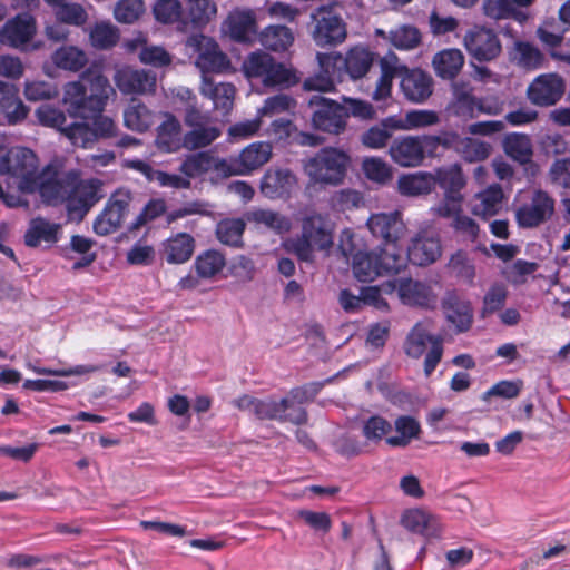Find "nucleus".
Returning a JSON list of instances; mask_svg holds the SVG:
<instances>
[{
    "label": "nucleus",
    "mask_w": 570,
    "mask_h": 570,
    "mask_svg": "<svg viewBox=\"0 0 570 570\" xmlns=\"http://www.w3.org/2000/svg\"><path fill=\"white\" fill-rule=\"evenodd\" d=\"M245 223L240 218H227L217 224L216 236L218 240L230 247L243 245Z\"/></svg>",
    "instance_id": "53"
},
{
    "label": "nucleus",
    "mask_w": 570,
    "mask_h": 570,
    "mask_svg": "<svg viewBox=\"0 0 570 570\" xmlns=\"http://www.w3.org/2000/svg\"><path fill=\"white\" fill-rule=\"evenodd\" d=\"M233 405L239 411L248 412L257 420L288 421L297 425L307 421V413L304 409L299 407L295 413H287L291 409V401L287 397L276 401L271 397L263 400L244 394L235 399Z\"/></svg>",
    "instance_id": "6"
},
{
    "label": "nucleus",
    "mask_w": 570,
    "mask_h": 570,
    "mask_svg": "<svg viewBox=\"0 0 570 570\" xmlns=\"http://www.w3.org/2000/svg\"><path fill=\"white\" fill-rule=\"evenodd\" d=\"M112 91L109 80L101 72L86 70L78 81L67 82L63 87L62 102L68 115L87 122V132L79 136L81 142L94 139H112L118 137V126L112 118L101 115L109 94Z\"/></svg>",
    "instance_id": "1"
},
{
    "label": "nucleus",
    "mask_w": 570,
    "mask_h": 570,
    "mask_svg": "<svg viewBox=\"0 0 570 570\" xmlns=\"http://www.w3.org/2000/svg\"><path fill=\"white\" fill-rule=\"evenodd\" d=\"M75 175V170L60 171L57 166L49 164L32 179L19 184V188L28 193L38 191L48 205H67Z\"/></svg>",
    "instance_id": "3"
},
{
    "label": "nucleus",
    "mask_w": 570,
    "mask_h": 570,
    "mask_svg": "<svg viewBox=\"0 0 570 570\" xmlns=\"http://www.w3.org/2000/svg\"><path fill=\"white\" fill-rule=\"evenodd\" d=\"M400 87L406 100L415 104L424 102L433 92V79L420 68H400Z\"/></svg>",
    "instance_id": "22"
},
{
    "label": "nucleus",
    "mask_w": 570,
    "mask_h": 570,
    "mask_svg": "<svg viewBox=\"0 0 570 570\" xmlns=\"http://www.w3.org/2000/svg\"><path fill=\"white\" fill-rule=\"evenodd\" d=\"M405 266L404 256L395 248L358 250L352 255V269L360 282H372L377 276L396 274Z\"/></svg>",
    "instance_id": "4"
},
{
    "label": "nucleus",
    "mask_w": 570,
    "mask_h": 570,
    "mask_svg": "<svg viewBox=\"0 0 570 570\" xmlns=\"http://www.w3.org/2000/svg\"><path fill=\"white\" fill-rule=\"evenodd\" d=\"M302 235L312 242L315 248L327 249L333 244V224L326 215L311 213L302 220Z\"/></svg>",
    "instance_id": "27"
},
{
    "label": "nucleus",
    "mask_w": 570,
    "mask_h": 570,
    "mask_svg": "<svg viewBox=\"0 0 570 570\" xmlns=\"http://www.w3.org/2000/svg\"><path fill=\"white\" fill-rule=\"evenodd\" d=\"M202 91L213 100L215 108L229 110L233 107L236 92L234 85L228 82L214 83L204 76Z\"/></svg>",
    "instance_id": "48"
},
{
    "label": "nucleus",
    "mask_w": 570,
    "mask_h": 570,
    "mask_svg": "<svg viewBox=\"0 0 570 570\" xmlns=\"http://www.w3.org/2000/svg\"><path fill=\"white\" fill-rule=\"evenodd\" d=\"M503 197L502 187L499 184H492L476 194L472 213L483 219L495 216L502 208Z\"/></svg>",
    "instance_id": "37"
},
{
    "label": "nucleus",
    "mask_w": 570,
    "mask_h": 570,
    "mask_svg": "<svg viewBox=\"0 0 570 570\" xmlns=\"http://www.w3.org/2000/svg\"><path fill=\"white\" fill-rule=\"evenodd\" d=\"M174 95L186 104L184 121L189 130L185 132L183 142H213L219 138L220 126L207 112L197 108V98L193 90L179 87Z\"/></svg>",
    "instance_id": "5"
},
{
    "label": "nucleus",
    "mask_w": 570,
    "mask_h": 570,
    "mask_svg": "<svg viewBox=\"0 0 570 570\" xmlns=\"http://www.w3.org/2000/svg\"><path fill=\"white\" fill-rule=\"evenodd\" d=\"M188 13L195 27H204L217 13V6L213 0H189Z\"/></svg>",
    "instance_id": "57"
},
{
    "label": "nucleus",
    "mask_w": 570,
    "mask_h": 570,
    "mask_svg": "<svg viewBox=\"0 0 570 570\" xmlns=\"http://www.w3.org/2000/svg\"><path fill=\"white\" fill-rule=\"evenodd\" d=\"M432 177L443 191L444 196L449 199H458L463 197L462 189L464 188L466 180L462 173L460 165L452 164L450 166H443L436 168L432 173Z\"/></svg>",
    "instance_id": "33"
},
{
    "label": "nucleus",
    "mask_w": 570,
    "mask_h": 570,
    "mask_svg": "<svg viewBox=\"0 0 570 570\" xmlns=\"http://www.w3.org/2000/svg\"><path fill=\"white\" fill-rule=\"evenodd\" d=\"M52 61L60 69L79 71L87 65L88 58L83 50L65 46L53 52Z\"/></svg>",
    "instance_id": "50"
},
{
    "label": "nucleus",
    "mask_w": 570,
    "mask_h": 570,
    "mask_svg": "<svg viewBox=\"0 0 570 570\" xmlns=\"http://www.w3.org/2000/svg\"><path fill=\"white\" fill-rule=\"evenodd\" d=\"M259 41L268 50L283 52L293 45L294 33L286 26H268L261 32Z\"/></svg>",
    "instance_id": "45"
},
{
    "label": "nucleus",
    "mask_w": 570,
    "mask_h": 570,
    "mask_svg": "<svg viewBox=\"0 0 570 570\" xmlns=\"http://www.w3.org/2000/svg\"><path fill=\"white\" fill-rule=\"evenodd\" d=\"M154 16L161 23L178 22L183 14L179 0H157L153 8Z\"/></svg>",
    "instance_id": "59"
},
{
    "label": "nucleus",
    "mask_w": 570,
    "mask_h": 570,
    "mask_svg": "<svg viewBox=\"0 0 570 570\" xmlns=\"http://www.w3.org/2000/svg\"><path fill=\"white\" fill-rule=\"evenodd\" d=\"M381 69L382 73L376 82V88L373 91L374 100H383L391 95L392 80L399 71V67L390 65L386 58L382 60Z\"/></svg>",
    "instance_id": "61"
},
{
    "label": "nucleus",
    "mask_w": 570,
    "mask_h": 570,
    "mask_svg": "<svg viewBox=\"0 0 570 570\" xmlns=\"http://www.w3.org/2000/svg\"><path fill=\"white\" fill-rule=\"evenodd\" d=\"M363 170L370 180L382 185L392 179L391 167L377 158H370L364 160Z\"/></svg>",
    "instance_id": "62"
},
{
    "label": "nucleus",
    "mask_w": 570,
    "mask_h": 570,
    "mask_svg": "<svg viewBox=\"0 0 570 570\" xmlns=\"http://www.w3.org/2000/svg\"><path fill=\"white\" fill-rule=\"evenodd\" d=\"M37 117L41 125L57 129L72 142H76L79 136L85 135L88 130L87 122L72 121L68 124L63 111L48 105L37 109Z\"/></svg>",
    "instance_id": "25"
},
{
    "label": "nucleus",
    "mask_w": 570,
    "mask_h": 570,
    "mask_svg": "<svg viewBox=\"0 0 570 570\" xmlns=\"http://www.w3.org/2000/svg\"><path fill=\"white\" fill-rule=\"evenodd\" d=\"M428 343L431 347L424 358V374L429 377L435 371L443 355L442 336L431 334L428 322H417L406 336L404 351L407 356L420 358L425 353Z\"/></svg>",
    "instance_id": "8"
},
{
    "label": "nucleus",
    "mask_w": 570,
    "mask_h": 570,
    "mask_svg": "<svg viewBox=\"0 0 570 570\" xmlns=\"http://www.w3.org/2000/svg\"><path fill=\"white\" fill-rule=\"evenodd\" d=\"M401 522L405 529L425 538H439L441 524L439 520L420 509H411L404 512Z\"/></svg>",
    "instance_id": "34"
},
{
    "label": "nucleus",
    "mask_w": 570,
    "mask_h": 570,
    "mask_svg": "<svg viewBox=\"0 0 570 570\" xmlns=\"http://www.w3.org/2000/svg\"><path fill=\"white\" fill-rule=\"evenodd\" d=\"M511 59L523 69L535 70L542 67L544 56L534 45L517 41L511 52Z\"/></svg>",
    "instance_id": "47"
},
{
    "label": "nucleus",
    "mask_w": 570,
    "mask_h": 570,
    "mask_svg": "<svg viewBox=\"0 0 570 570\" xmlns=\"http://www.w3.org/2000/svg\"><path fill=\"white\" fill-rule=\"evenodd\" d=\"M348 160L345 153L327 147L311 158L304 169L314 183L337 186L346 175Z\"/></svg>",
    "instance_id": "9"
},
{
    "label": "nucleus",
    "mask_w": 570,
    "mask_h": 570,
    "mask_svg": "<svg viewBox=\"0 0 570 570\" xmlns=\"http://www.w3.org/2000/svg\"><path fill=\"white\" fill-rule=\"evenodd\" d=\"M553 185L563 189H570V159H557L549 171Z\"/></svg>",
    "instance_id": "64"
},
{
    "label": "nucleus",
    "mask_w": 570,
    "mask_h": 570,
    "mask_svg": "<svg viewBox=\"0 0 570 570\" xmlns=\"http://www.w3.org/2000/svg\"><path fill=\"white\" fill-rule=\"evenodd\" d=\"M396 289L399 298L404 305L433 309L438 304V295L432 287L423 282L410 277H400L386 285L385 292Z\"/></svg>",
    "instance_id": "16"
},
{
    "label": "nucleus",
    "mask_w": 570,
    "mask_h": 570,
    "mask_svg": "<svg viewBox=\"0 0 570 570\" xmlns=\"http://www.w3.org/2000/svg\"><path fill=\"white\" fill-rule=\"evenodd\" d=\"M442 253L441 239L436 235L417 234L407 247V258L414 265L425 266L434 263Z\"/></svg>",
    "instance_id": "29"
},
{
    "label": "nucleus",
    "mask_w": 570,
    "mask_h": 570,
    "mask_svg": "<svg viewBox=\"0 0 570 570\" xmlns=\"http://www.w3.org/2000/svg\"><path fill=\"white\" fill-rule=\"evenodd\" d=\"M166 210V205L164 200L153 199L149 200L136 219L130 224L129 230H137L140 227L145 226L147 223L158 218Z\"/></svg>",
    "instance_id": "63"
},
{
    "label": "nucleus",
    "mask_w": 570,
    "mask_h": 570,
    "mask_svg": "<svg viewBox=\"0 0 570 570\" xmlns=\"http://www.w3.org/2000/svg\"><path fill=\"white\" fill-rule=\"evenodd\" d=\"M132 197V193L127 188L115 190L101 213L94 220V232L99 236L115 233L127 217Z\"/></svg>",
    "instance_id": "13"
},
{
    "label": "nucleus",
    "mask_w": 570,
    "mask_h": 570,
    "mask_svg": "<svg viewBox=\"0 0 570 570\" xmlns=\"http://www.w3.org/2000/svg\"><path fill=\"white\" fill-rule=\"evenodd\" d=\"M268 135L275 142H323L317 136L298 130L292 120L283 117L272 121Z\"/></svg>",
    "instance_id": "35"
},
{
    "label": "nucleus",
    "mask_w": 570,
    "mask_h": 570,
    "mask_svg": "<svg viewBox=\"0 0 570 570\" xmlns=\"http://www.w3.org/2000/svg\"><path fill=\"white\" fill-rule=\"evenodd\" d=\"M273 145H246L237 158L223 159L220 166L226 168L225 176L249 175L272 156Z\"/></svg>",
    "instance_id": "19"
},
{
    "label": "nucleus",
    "mask_w": 570,
    "mask_h": 570,
    "mask_svg": "<svg viewBox=\"0 0 570 570\" xmlns=\"http://www.w3.org/2000/svg\"><path fill=\"white\" fill-rule=\"evenodd\" d=\"M312 38L318 47H332L342 43L347 35L346 23L341 14L330 6H321L312 13Z\"/></svg>",
    "instance_id": "10"
},
{
    "label": "nucleus",
    "mask_w": 570,
    "mask_h": 570,
    "mask_svg": "<svg viewBox=\"0 0 570 570\" xmlns=\"http://www.w3.org/2000/svg\"><path fill=\"white\" fill-rule=\"evenodd\" d=\"M397 130H402V118L390 116L366 130L361 142H386Z\"/></svg>",
    "instance_id": "52"
},
{
    "label": "nucleus",
    "mask_w": 570,
    "mask_h": 570,
    "mask_svg": "<svg viewBox=\"0 0 570 570\" xmlns=\"http://www.w3.org/2000/svg\"><path fill=\"white\" fill-rule=\"evenodd\" d=\"M434 188L432 173L428 171L404 174L397 180L399 193L407 197L429 195Z\"/></svg>",
    "instance_id": "39"
},
{
    "label": "nucleus",
    "mask_w": 570,
    "mask_h": 570,
    "mask_svg": "<svg viewBox=\"0 0 570 570\" xmlns=\"http://www.w3.org/2000/svg\"><path fill=\"white\" fill-rule=\"evenodd\" d=\"M204 49L199 51L196 58V66L205 75L207 72H220L228 68L229 60L220 51L217 42L210 38H203Z\"/></svg>",
    "instance_id": "38"
},
{
    "label": "nucleus",
    "mask_w": 570,
    "mask_h": 570,
    "mask_svg": "<svg viewBox=\"0 0 570 570\" xmlns=\"http://www.w3.org/2000/svg\"><path fill=\"white\" fill-rule=\"evenodd\" d=\"M297 185L296 176L289 169H269L261 180L264 196L276 199L289 196Z\"/></svg>",
    "instance_id": "30"
},
{
    "label": "nucleus",
    "mask_w": 570,
    "mask_h": 570,
    "mask_svg": "<svg viewBox=\"0 0 570 570\" xmlns=\"http://www.w3.org/2000/svg\"><path fill=\"white\" fill-rule=\"evenodd\" d=\"M66 209L70 217L83 219L89 210L105 197L104 181L99 178L80 179L76 171Z\"/></svg>",
    "instance_id": "11"
},
{
    "label": "nucleus",
    "mask_w": 570,
    "mask_h": 570,
    "mask_svg": "<svg viewBox=\"0 0 570 570\" xmlns=\"http://www.w3.org/2000/svg\"><path fill=\"white\" fill-rule=\"evenodd\" d=\"M0 145V174L20 178V183L32 179L37 173L38 159L36 154L23 145Z\"/></svg>",
    "instance_id": "14"
},
{
    "label": "nucleus",
    "mask_w": 570,
    "mask_h": 570,
    "mask_svg": "<svg viewBox=\"0 0 570 570\" xmlns=\"http://www.w3.org/2000/svg\"><path fill=\"white\" fill-rule=\"evenodd\" d=\"M464 56L461 50L449 48L434 55L432 65L435 73L442 79H453L461 71Z\"/></svg>",
    "instance_id": "41"
},
{
    "label": "nucleus",
    "mask_w": 570,
    "mask_h": 570,
    "mask_svg": "<svg viewBox=\"0 0 570 570\" xmlns=\"http://www.w3.org/2000/svg\"><path fill=\"white\" fill-rule=\"evenodd\" d=\"M28 112L29 108L21 100L18 87L0 81V125L20 124Z\"/></svg>",
    "instance_id": "24"
},
{
    "label": "nucleus",
    "mask_w": 570,
    "mask_h": 570,
    "mask_svg": "<svg viewBox=\"0 0 570 570\" xmlns=\"http://www.w3.org/2000/svg\"><path fill=\"white\" fill-rule=\"evenodd\" d=\"M391 429L392 425L386 419L380 415H372L363 422L362 434L367 441L377 443Z\"/></svg>",
    "instance_id": "60"
},
{
    "label": "nucleus",
    "mask_w": 570,
    "mask_h": 570,
    "mask_svg": "<svg viewBox=\"0 0 570 570\" xmlns=\"http://www.w3.org/2000/svg\"><path fill=\"white\" fill-rule=\"evenodd\" d=\"M450 114L464 119L478 114H498L499 108L487 105L473 95V88L465 82H456L452 87V99L448 106Z\"/></svg>",
    "instance_id": "17"
},
{
    "label": "nucleus",
    "mask_w": 570,
    "mask_h": 570,
    "mask_svg": "<svg viewBox=\"0 0 570 570\" xmlns=\"http://www.w3.org/2000/svg\"><path fill=\"white\" fill-rule=\"evenodd\" d=\"M36 20L29 13H18L0 29V42L4 46L27 50L36 35Z\"/></svg>",
    "instance_id": "21"
},
{
    "label": "nucleus",
    "mask_w": 570,
    "mask_h": 570,
    "mask_svg": "<svg viewBox=\"0 0 570 570\" xmlns=\"http://www.w3.org/2000/svg\"><path fill=\"white\" fill-rule=\"evenodd\" d=\"M514 213L519 227L537 228L553 218L556 199L548 191L534 188L520 198Z\"/></svg>",
    "instance_id": "7"
},
{
    "label": "nucleus",
    "mask_w": 570,
    "mask_h": 570,
    "mask_svg": "<svg viewBox=\"0 0 570 570\" xmlns=\"http://www.w3.org/2000/svg\"><path fill=\"white\" fill-rule=\"evenodd\" d=\"M463 43L469 55L480 62L492 61L502 51L498 33L485 26L475 24L468 30Z\"/></svg>",
    "instance_id": "15"
},
{
    "label": "nucleus",
    "mask_w": 570,
    "mask_h": 570,
    "mask_svg": "<svg viewBox=\"0 0 570 570\" xmlns=\"http://www.w3.org/2000/svg\"><path fill=\"white\" fill-rule=\"evenodd\" d=\"M226 27L230 38L237 42H252L257 35L255 13L249 9L233 10L227 17Z\"/></svg>",
    "instance_id": "31"
},
{
    "label": "nucleus",
    "mask_w": 570,
    "mask_h": 570,
    "mask_svg": "<svg viewBox=\"0 0 570 570\" xmlns=\"http://www.w3.org/2000/svg\"><path fill=\"white\" fill-rule=\"evenodd\" d=\"M224 158L213 156L208 151H199L186 157L180 164L179 170L186 178H194L204 173L213 170L217 177L227 178L225 176L226 168L220 166Z\"/></svg>",
    "instance_id": "32"
},
{
    "label": "nucleus",
    "mask_w": 570,
    "mask_h": 570,
    "mask_svg": "<svg viewBox=\"0 0 570 570\" xmlns=\"http://www.w3.org/2000/svg\"><path fill=\"white\" fill-rule=\"evenodd\" d=\"M145 11L142 0H119L115 7V19L120 23H134Z\"/></svg>",
    "instance_id": "58"
},
{
    "label": "nucleus",
    "mask_w": 570,
    "mask_h": 570,
    "mask_svg": "<svg viewBox=\"0 0 570 570\" xmlns=\"http://www.w3.org/2000/svg\"><path fill=\"white\" fill-rule=\"evenodd\" d=\"M114 80L125 95L151 92L156 87V75L153 71L130 67L117 69Z\"/></svg>",
    "instance_id": "23"
},
{
    "label": "nucleus",
    "mask_w": 570,
    "mask_h": 570,
    "mask_svg": "<svg viewBox=\"0 0 570 570\" xmlns=\"http://www.w3.org/2000/svg\"><path fill=\"white\" fill-rule=\"evenodd\" d=\"M441 306L446 321L454 325L458 333H464L471 328L473 322L471 305L461 299L454 291L445 293Z\"/></svg>",
    "instance_id": "28"
},
{
    "label": "nucleus",
    "mask_w": 570,
    "mask_h": 570,
    "mask_svg": "<svg viewBox=\"0 0 570 570\" xmlns=\"http://www.w3.org/2000/svg\"><path fill=\"white\" fill-rule=\"evenodd\" d=\"M161 121L156 127V139L154 142H183L184 131L180 120L171 112L160 114Z\"/></svg>",
    "instance_id": "51"
},
{
    "label": "nucleus",
    "mask_w": 570,
    "mask_h": 570,
    "mask_svg": "<svg viewBox=\"0 0 570 570\" xmlns=\"http://www.w3.org/2000/svg\"><path fill=\"white\" fill-rule=\"evenodd\" d=\"M566 82L558 73H542L535 77L527 89L531 104L539 107L556 105L563 96Z\"/></svg>",
    "instance_id": "20"
},
{
    "label": "nucleus",
    "mask_w": 570,
    "mask_h": 570,
    "mask_svg": "<svg viewBox=\"0 0 570 570\" xmlns=\"http://www.w3.org/2000/svg\"><path fill=\"white\" fill-rule=\"evenodd\" d=\"M228 275L240 284L249 283L256 274V265L254 261L246 255H237L233 257L227 265Z\"/></svg>",
    "instance_id": "55"
},
{
    "label": "nucleus",
    "mask_w": 570,
    "mask_h": 570,
    "mask_svg": "<svg viewBox=\"0 0 570 570\" xmlns=\"http://www.w3.org/2000/svg\"><path fill=\"white\" fill-rule=\"evenodd\" d=\"M308 105L314 108L312 124L317 130L332 135H340L345 130L347 111L344 105L320 94L313 95Z\"/></svg>",
    "instance_id": "12"
},
{
    "label": "nucleus",
    "mask_w": 570,
    "mask_h": 570,
    "mask_svg": "<svg viewBox=\"0 0 570 570\" xmlns=\"http://www.w3.org/2000/svg\"><path fill=\"white\" fill-rule=\"evenodd\" d=\"M391 43L400 50H411L421 42V33L417 28L403 24L390 31Z\"/></svg>",
    "instance_id": "56"
},
{
    "label": "nucleus",
    "mask_w": 570,
    "mask_h": 570,
    "mask_svg": "<svg viewBox=\"0 0 570 570\" xmlns=\"http://www.w3.org/2000/svg\"><path fill=\"white\" fill-rule=\"evenodd\" d=\"M195 250V239L187 233H178L164 243V257L169 264H184Z\"/></svg>",
    "instance_id": "36"
},
{
    "label": "nucleus",
    "mask_w": 570,
    "mask_h": 570,
    "mask_svg": "<svg viewBox=\"0 0 570 570\" xmlns=\"http://www.w3.org/2000/svg\"><path fill=\"white\" fill-rule=\"evenodd\" d=\"M194 266L199 277L212 278L226 266V258L219 250L207 249L196 257Z\"/></svg>",
    "instance_id": "49"
},
{
    "label": "nucleus",
    "mask_w": 570,
    "mask_h": 570,
    "mask_svg": "<svg viewBox=\"0 0 570 570\" xmlns=\"http://www.w3.org/2000/svg\"><path fill=\"white\" fill-rule=\"evenodd\" d=\"M243 70L249 80H258L265 88L282 90L299 82L295 69L263 51L249 53L243 62Z\"/></svg>",
    "instance_id": "2"
},
{
    "label": "nucleus",
    "mask_w": 570,
    "mask_h": 570,
    "mask_svg": "<svg viewBox=\"0 0 570 570\" xmlns=\"http://www.w3.org/2000/svg\"><path fill=\"white\" fill-rule=\"evenodd\" d=\"M89 39L96 49H110L118 42L119 31L109 22H98L91 28Z\"/></svg>",
    "instance_id": "54"
},
{
    "label": "nucleus",
    "mask_w": 570,
    "mask_h": 570,
    "mask_svg": "<svg viewBox=\"0 0 570 570\" xmlns=\"http://www.w3.org/2000/svg\"><path fill=\"white\" fill-rule=\"evenodd\" d=\"M367 227L375 238L383 242L385 246L383 249L395 248L403 255V250L397 247V240L403 236L405 225L399 212L373 214L367 219Z\"/></svg>",
    "instance_id": "18"
},
{
    "label": "nucleus",
    "mask_w": 570,
    "mask_h": 570,
    "mask_svg": "<svg viewBox=\"0 0 570 570\" xmlns=\"http://www.w3.org/2000/svg\"><path fill=\"white\" fill-rule=\"evenodd\" d=\"M317 61L321 71L304 80L303 87L308 91L327 92L335 87L334 77L338 63L342 61L341 53H317Z\"/></svg>",
    "instance_id": "26"
},
{
    "label": "nucleus",
    "mask_w": 570,
    "mask_h": 570,
    "mask_svg": "<svg viewBox=\"0 0 570 570\" xmlns=\"http://www.w3.org/2000/svg\"><path fill=\"white\" fill-rule=\"evenodd\" d=\"M155 114L144 104L131 100L124 111L125 126L131 130L144 132L154 124Z\"/></svg>",
    "instance_id": "46"
},
{
    "label": "nucleus",
    "mask_w": 570,
    "mask_h": 570,
    "mask_svg": "<svg viewBox=\"0 0 570 570\" xmlns=\"http://www.w3.org/2000/svg\"><path fill=\"white\" fill-rule=\"evenodd\" d=\"M389 153L394 163L402 167L420 166L424 158L434 154L433 149H425L424 145H390Z\"/></svg>",
    "instance_id": "44"
},
{
    "label": "nucleus",
    "mask_w": 570,
    "mask_h": 570,
    "mask_svg": "<svg viewBox=\"0 0 570 570\" xmlns=\"http://www.w3.org/2000/svg\"><path fill=\"white\" fill-rule=\"evenodd\" d=\"M59 228L58 224L50 223L46 218H32L24 234V244L28 247H37L42 242L53 244L58 242Z\"/></svg>",
    "instance_id": "40"
},
{
    "label": "nucleus",
    "mask_w": 570,
    "mask_h": 570,
    "mask_svg": "<svg viewBox=\"0 0 570 570\" xmlns=\"http://www.w3.org/2000/svg\"><path fill=\"white\" fill-rule=\"evenodd\" d=\"M45 2L52 9V12L58 22L82 27L87 20L88 14L85 8L68 0H45Z\"/></svg>",
    "instance_id": "42"
},
{
    "label": "nucleus",
    "mask_w": 570,
    "mask_h": 570,
    "mask_svg": "<svg viewBox=\"0 0 570 570\" xmlns=\"http://www.w3.org/2000/svg\"><path fill=\"white\" fill-rule=\"evenodd\" d=\"M373 63V55L372 52L363 47H354L350 49L346 56L338 63L343 65L346 73L352 79H360L364 77L370 70Z\"/></svg>",
    "instance_id": "43"
}]
</instances>
